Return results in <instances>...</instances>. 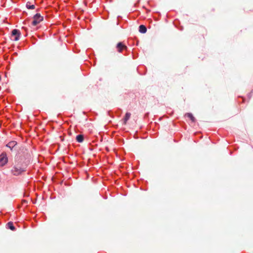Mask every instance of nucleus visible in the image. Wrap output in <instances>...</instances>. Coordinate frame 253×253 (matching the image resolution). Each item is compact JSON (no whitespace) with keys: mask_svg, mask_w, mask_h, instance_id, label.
<instances>
[{"mask_svg":"<svg viewBox=\"0 0 253 253\" xmlns=\"http://www.w3.org/2000/svg\"><path fill=\"white\" fill-rule=\"evenodd\" d=\"M32 152L27 148L22 149L14 158V162L11 169L14 176L22 175L26 171L28 166L32 161Z\"/></svg>","mask_w":253,"mask_h":253,"instance_id":"f257e3e1","label":"nucleus"},{"mask_svg":"<svg viewBox=\"0 0 253 253\" xmlns=\"http://www.w3.org/2000/svg\"><path fill=\"white\" fill-rule=\"evenodd\" d=\"M78 19L81 20L82 18H83L82 20L84 21V23L81 22L80 24L83 28H86L88 30H90L91 28V26L90 24H89V23L91 21V19L90 18V17H77Z\"/></svg>","mask_w":253,"mask_h":253,"instance_id":"f03ea898","label":"nucleus"},{"mask_svg":"<svg viewBox=\"0 0 253 253\" xmlns=\"http://www.w3.org/2000/svg\"><path fill=\"white\" fill-rule=\"evenodd\" d=\"M21 33L20 31L17 29H14L11 32V39L14 41H18L20 40Z\"/></svg>","mask_w":253,"mask_h":253,"instance_id":"7ed1b4c3","label":"nucleus"},{"mask_svg":"<svg viewBox=\"0 0 253 253\" xmlns=\"http://www.w3.org/2000/svg\"><path fill=\"white\" fill-rule=\"evenodd\" d=\"M123 113V110L120 108H117L114 110H109L107 111V114L110 117L113 118L115 116L120 117Z\"/></svg>","mask_w":253,"mask_h":253,"instance_id":"20e7f679","label":"nucleus"},{"mask_svg":"<svg viewBox=\"0 0 253 253\" xmlns=\"http://www.w3.org/2000/svg\"><path fill=\"white\" fill-rule=\"evenodd\" d=\"M8 162L7 155L5 152H2L0 154V167L5 166Z\"/></svg>","mask_w":253,"mask_h":253,"instance_id":"39448f33","label":"nucleus"},{"mask_svg":"<svg viewBox=\"0 0 253 253\" xmlns=\"http://www.w3.org/2000/svg\"><path fill=\"white\" fill-rule=\"evenodd\" d=\"M90 69V64L89 62H87L86 60L84 61V63L81 65V69L82 72H87L86 74L83 73L84 76H86L89 74V70Z\"/></svg>","mask_w":253,"mask_h":253,"instance_id":"423d86ee","label":"nucleus"},{"mask_svg":"<svg viewBox=\"0 0 253 253\" xmlns=\"http://www.w3.org/2000/svg\"><path fill=\"white\" fill-rule=\"evenodd\" d=\"M127 43L130 46H137L139 44V41L135 38L129 37L127 39Z\"/></svg>","mask_w":253,"mask_h":253,"instance_id":"0eeeda50","label":"nucleus"},{"mask_svg":"<svg viewBox=\"0 0 253 253\" xmlns=\"http://www.w3.org/2000/svg\"><path fill=\"white\" fill-rule=\"evenodd\" d=\"M147 68L144 65H140L137 68V71L140 75H144L147 73Z\"/></svg>","mask_w":253,"mask_h":253,"instance_id":"6e6552de","label":"nucleus"},{"mask_svg":"<svg viewBox=\"0 0 253 253\" xmlns=\"http://www.w3.org/2000/svg\"><path fill=\"white\" fill-rule=\"evenodd\" d=\"M33 19L31 21V24L33 26H36L41 21H43L44 17H33Z\"/></svg>","mask_w":253,"mask_h":253,"instance_id":"1a4fd4ad","label":"nucleus"},{"mask_svg":"<svg viewBox=\"0 0 253 253\" xmlns=\"http://www.w3.org/2000/svg\"><path fill=\"white\" fill-rule=\"evenodd\" d=\"M172 22L174 26L179 30L182 31L183 30V27L180 25V22L179 19H175L172 20Z\"/></svg>","mask_w":253,"mask_h":253,"instance_id":"9d476101","label":"nucleus"},{"mask_svg":"<svg viewBox=\"0 0 253 253\" xmlns=\"http://www.w3.org/2000/svg\"><path fill=\"white\" fill-rule=\"evenodd\" d=\"M139 184L141 185L140 190L146 191L147 190V185L148 182L144 179H140L139 181Z\"/></svg>","mask_w":253,"mask_h":253,"instance_id":"9b49d317","label":"nucleus"},{"mask_svg":"<svg viewBox=\"0 0 253 253\" xmlns=\"http://www.w3.org/2000/svg\"><path fill=\"white\" fill-rule=\"evenodd\" d=\"M18 143L14 140L10 141L5 145V146L10 149L12 151L13 148L17 145Z\"/></svg>","mask_w":253,"mask_h":253,"instance_id":"f8f14e48","label":"nucleus"},{"mask_svg":"<svg viewBox=\"0 0 253 253\" xmlns=\"http://www.w3.org/2000/svg\"><path fill=\"white\" fill-rule=\"evenodd\" d=\"M123 47L126 48V46L121 42H118L116 45L117 50L119 53L122 52Z\"/></svg>","mask_w":253,"mask_h":253,"instance_id":"ddd939ff","label":"nucleus"},{"mask_svg":"<svg viewBox=\"0 0 253 253\" xmlns=\"http://www.w3.org/2000/svg\"><path fill=\"white\" fill-rule=\"evenodd\" d=\"M184 116L188 118L191 121L192 123H195L196 122V119L191 112L185 113Z\"/></svg>","mask_w":253,"mask_h":253,"instance_id":"4468645a","label":"nucleus"},{"mask_svg":"<svg viewBox=\"0 0 253 253\" xmlns=\"http://www.w3.org/2000/svg\"><path fill=\"white\" fill-rule=\"evenodd\" d=\"M6 228L7 229H10L11 231H15L16 230V227L14 225L13 222L12 221L8 222L5 225Z\"/></svg>","mask_w":253,"mask_h":253,"instance_id":"2eb2a0df","label":"nucleus"},{"mask_svg":"<svg viewBox=\"0 0 253 253\" xmlns=\"http://www.w3.org/2000/svg\"><path fill=\"white\" fill-rule=\"evenodd\" d=\"M131 116V113L130 112H127L125 116H124L122 121L123 125H125L127 123V121L129 120Z\"/></svg>","mask_w":253,"mask_h":253,"instance_id":"dca6fc26","label":"nucleus"},{"mask_svg":"<svg viewBox=\"0 0 253 253\" xmlns=\"http://www.w3.org/2000/svg\"><path fill=\"white\" fill-rule=\"evenodd\" d=\"M138 30L141 34H145L147 32V29L144 25L141 24L139 26Z\"/></svg>","mask_w":253,"mask_h":253,"instance_id":"f3484780","label":"nucleus"},{"mask_svg":"<svg viewBox=\"0 0 253 253\" xmlns=\"http://www.w3.org/2000/svg\"><path fill=\"white\" fill-rule=\"evenodd\" d=\"M76 140L77 142L82 143L84 140V137L83 134H78L76 137Z\"/></svg>","mask_w":253,"mask_h":253,"instance_id":"a211bd4d","label":"nucleus"},{"mask_svg":"<svg viewBox=\"0 0 253 253\" xmlns=\"http://www.w3.org/2000/svg\"><path fill=\"white\" fill-rule=\"evenodd\" d=\"M26 7L27 10H34L35 9V6L34 4H31L30 2H27L26 4Z\"/></svg>","mask_w":253,"mask_h":253,"instance_id":"6ab92c4d","label":"nucleus"},{"mask_svg":"<svg viewBox=\"0 0 253 253\" xmlns=\"http://www.w3.org/2000/svg\"><path fill=\"white\" fill-rule=\"evenodd\" d=\"M86 52L87 54H89L90 56H94V52L92 48H87L86 50Z\"/></svg>","mask_w":253,"mask_h":253,"instance_id":"aec40b11","label":"nucleus"},{"mask_svg":"<svg viewBox=\"0 0 253 253\" xmlns=\"http://www.w3.org/2000/svg\"><path fill=\"white\" fill-rule=\"evenodd\" d=\"M132 58L135 59H136L138 57V53L137 51H135V49L134 48L132 50Z\"/></svg>","mask_w":253,"mask_h":253,"instance_id":"412c9836","label":"nucleus"},{"mask_svg":"<svg viewBox=\"0 0 253 253\" xmlns=\"http://www.w3.org/2000/svg\"><path fill=\"white\" fill-rule=\"evenodd\" d=\"M122 18H123V17H122V16L117 17V25L120 24V22L121 20H123Z\"/></svg>","mask_w":253,"mask_h":253,"instance_id":"4be33fe9","label":"nucleus"},{"mask_svg":"<svg viewBox=\"0 0 253 253\" xmlns=\"http://www.w3.org/2000/svg\"><path fill=\"white\" fill-rule=\"evenodd\" d=\"M253 89H252L251 90V91L250 92H249L248 94V97L249 99H250L253 95Z\"/></svg>","mask_w":253,"mask_h":253,"instance_id":"5701e85b","label":"nucleus"},{"mask_svg":"<svg viewBox=\"0 0 253 253\" xmlns=\"http://www.w3.org/2000/svg\"><path fill=\"white\" fill-rule=\"evenodd\" d=\"M3 23H8V18L7 17H5V18L3 20Z\"/></svg>","mask_w":253,"mask_h":253,"instance_id":"b1692460","label":"nucleus"},{"mask_svg":"<svg viewBox=\"0 0 253 253\" xmlns=\"http://www.w3.org/2000/svg\"><path fill=\"white\" fill-rule=\"evenodd\" d=\"M21 202L22 205L28 204V201L26 200H23Z\"/></svg>","mask_w":253,"mask_h":253,"instance_id":"393cba45","label":"nucleus"},{"mask_svg":"<svg viewBox=\"0 0 253 253\" xmlns=\"http://www.w3.org/2000/svg\"><path fill=\"white\" fill-rule=\"evenodd\" d=\"M4 34V33L3 30L2 29H0V35H2Z\"/></svg>","mask_w":253,"mask_h":253,"instance_id":"a878e982","label":"nucleus"},{"mask_svg":"<svg viewBox=\"0 0 253 253\" xmlns=\"http://www.w3.org/2000/svg\"><path fill=\"white\" fill-rule=\"evenodd\" d=\"M24 196L25 197H29V193L25 192L24 194Z\"/></svg>","mask_w":253,"mask_h":253,"instance_id":"bb28decb","label":"nucleus"},{"mask_svg":"<svg viewBox=\"0 0 253 253\" xmlns=\"http://www.w3.org/2000/svg\"><path fill=\"white\" fill-rule=\"evenodd\" d=\"M32 203L33 204H35L37 202L36 200H34V199H32Z\"/></svg>","mask_w":253,"mask_h":253,"instance_id":"cd10ccee","label":"nucleus"},{"mask_svg":"<svg viewBox=\"0 0 253 253\" xmlns=\"http://www.w3.org/2000/svg\"><path fill=\"white\" fill-rule=\"evenodd\" d=\"M33 16H41V15L40 13L37 12L36 13L34 14Z\"/></svg>","mask_w":253,"mask_h":253,"instance_id":"c85d7f7f","label":"nucleus"},{"mask_svg":"<svg viewBox=\"0 0 253 253\" xmlns=\"http://www.w3.org/2000/svg\"><path fill=\"white\" fill-rule=\"evenodd\" d=\"M154 18H155V20H156V21H158L159 20V17H158V16H156V17H153Z\"/></svg>","mask_w":253,"mask_h":253,"instance_id":"c756f323","label":"nucleus"},{"mask_svg":"<svg viewBox=\"0 0 253 253\" xmlns=\"http://www.w3.org/2000/svg\"><path fill=\"white\" fill-rule=\"evenodd\" d=\"M241 99H242V102H244V101H245V100H246V98H245V97H241Z\"/></svg>","mask_w":253,"mask_h":253,"instance_id":"7c9ffc66","label":"nucleus"},{"mask_svg":"<svg viewBox=\"0 0 253 253\" xmlns=\"http://www.w3.org/2000/svg\"><path fill=\"white\" fill-rule=\"evenodd\" d=\"M65 185H67V186H69V185H71V183H69V182H68V183H67V182H65Z\"/></svg>","mask_w":253,"mask_h":253,"instance_id":"2f4dec72","label":"nucleus"},{"mask_svg":"<svg viewBox=\"0 0 253 253\" xmlns=\"http://www.w3.org/2000/svg\"><path fill=\"white\" fill-rule=\"evenodd\" d=\"M65 185H67V186H69V185H71V183H69V182H68V183H67V182H65Z\"/></svg>","mask_w":253,"mask_h":253,"instance_id":"473e14b6","label":"nucleus"},{"mask_svg":"<svg viewBox=\"0 0 253 253\" xmlns=\"http://www.w3.org/2000/svg\"><path fill=\"white\" fill-rule=\"evenodd\" d=\"M82 113L84 115H86V112L85 111H83L82 112Z\"/></svg>","mask_w":253,"mask_h":253,"instance_id":"72a5a7b5","label":"nucleus"},{"mask_svg":"<svg viewBox=\"0 0 253 253\" xmlns=\"http://www.w3.org/2000/svg\"><path fill=\"white\" fill-rule=\"evenodd\" d=\"M103 198L104 199H107V197H106V196L103 197Z\"/></svg>","mask_w":253,"mask_h":253,"instance_id":"f704fd0d","label":"nucleus"},{"mask_svg":"<svg viewBox=\"0 0 253 253\" xmlns=\"http://www.w3.org/2000/svg\"><path fill=\"white\" fill-rule=\"evenodd\" d=\"M165 20L166 22H168L167 18H165Z\"/></svg>","mask_w":253,"mask_h":253,"instance_id":"c9c22d12","label":"nucleus"},{"mask_svg":"<svg viewBox=\"0 0 253 253\" xmlns=\"http://www.w3.org/2000/svg\"><path fill=\"white\" fill-rule=\"evenodd\" d=\"M102 79L101 78H100L99 79V81H102Z\"/></svg>","mask_w":253,"mask_h":253,"instance_id":"e433bc0d","label":"nucleus"},{"mask_svg":"<svg viewBox=\"0 0 253 253\" xmlns=\"http://www.w3.org/2000/svg\"><path fill=\"white\" fill-rule=\"evenodd\" d=\"M24 12H25L26 14H28V13L27 11H24Z\"/></svg>","mask_w":253,"mask_h":253,"instance_id":"4c0bfd02","label":"nucleus"},{"mask_svg":"<svg viewBox=\"0 0 253 253\" xmlns=\"http://www.w3.org/2000/svg\"><path fill=\"white\" fill-rule=\"evenodd\" d=\"M105 17L101 16V18H102L103 19H106V18H104Z\"/></svg>","mask_w":253,"mask_h":253,"instance_id":"58836bf2","label":"nucleus"},{"mask_svg":"<svg viewBox=\"0 0 253 253\" xmlns=\"http://www.w3.org/2000/svg\"><path fill=\"white\" fill-rule=\"evenodd\" d=\"M14 54H15V55H17V54H17V52H15V53H14Z\"/></svg>","mask_w":253,"mask_h":253,"instance_id":"ea45409f","label":"nucleus"},{"mask_svg":"<svg viewBox=\"0 0 253 253\" xmlns=\"http://www.w3.org/2000/svg\"><path fill=\"white\" fill-rule=\"evenodd\" d=\"M121 27L122 28H124V26H123V25H121Z\"/></svg>","mask_w":253,"mask_h":253,"instance_id":"a19ab883","label":"nucleus"},{"mask_svg":"<svg viewBox=\"0 0 253 253\" xmlns=\"http://www.w3.org/2000/svg\"><path fill=\"white\" fill-rule=\"evenodd\" d=\"M123 195H124V196H126V194H123Z\"/></svg>","mask_w":253,"mask_h":253,"instance_id":"79ce46f5","label":"nucleus"}]
</instances>
